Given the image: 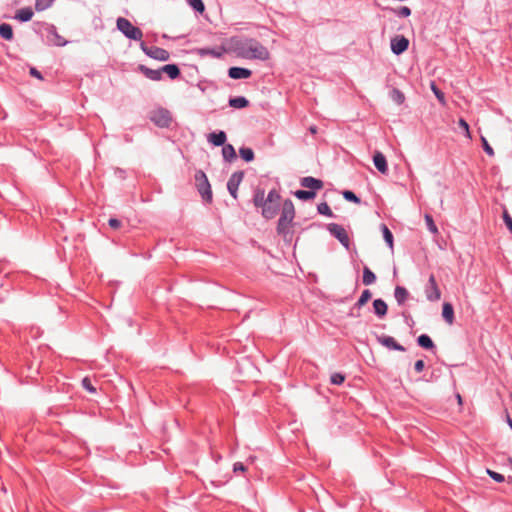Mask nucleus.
Returning a JSON list of instances; mask_svg holds the SVG:
<instances>
[{
    "label": "nucleus",
    "mask_w": 512,
    "mask_h": 512,
    "mask_svg": "<svg viewBox=\"0 0 512 512\" xmlns=\"http://www.w3.org/2000/svg\"><path fill=\"white\" fill-rule=\"evenodd\" d=\"M442 316H443L444 320L449 325L453 324V322H454V310H453V306L450 303L445 302L443 304Z\"/></svg>",
    "instance_id": "17"
},
{
    "label": "nucleus",
    "mask_w": 512,
    "mask_h": 512,
    "mask_svg": "<svg viewBox=\"0 0 512 512\" xmlns=\"http://www.w3.org/2000/svg\"><path fill=\"white\" fill-rule=\"evenodd\" d=\"M481 142H482V146H483L484 151L489 156H491V157L494 156L495 152H494L493 148L490 146V144L488 143L487 139L484 136H481Z\"/></svg>",
    "instance_id": "43"
},
{
    "label": "nucleus",
    "mask_w": 512,
    "mask_h": 512,
    "mask_svg": "<svg viewBox=\"0 0 512 512\" xmlns=\"http://www.w3.org/2000/svg\"><path fill=\"white\" fill-rule=\"evenodd\" d=\"M343 197L347 200V201H351V202H354L356 204H359L360 203V199L355 195V193H353L352 191H349V190H346L343 192Z\"/></svg>",
    "instance_id": "41"
},
{
    "label": "nucleus",
    "mask_w": 512,
    "mask_h": 512,
    "mask_svg": "<svg viewBox=\"0 0 512 512\" xmlns=\"http://www.w3.org/2000/svg\"><path fill=\"white\" fill-rule=\"evenodd\" d=\"M503 219L508 229L512 232V217L508 214L507 211H504Z\"/></svg>",
    "instance_id": "47"
},
{
    "label": "nucleus",
    "mask_w": 512,
    "mask_h": 512,
    "mask_svg": "<svg viewBox=\"0 0 512 512\" xmlns=\"http://www.w3.org/2000/svg\"><path fill=\"white\" fill-rule=\"evenodd\" d=\"M229 105L235 109H242L249 105V101L245 97H235L229 100Z\"/></svg>",
    "instance_id": "24"
},
{
    "label": "nucleus",
    "mask_w": 512,
    "mask_h": 512,
    "mask_svg": "<svg viewBox=\"0 0 512 512\" xmlns=\"http://www.w3.org/2000/svg\"><path fill=\"white\" fill-rule=\"evenodd\" d=\"M294 195L300 200H310L315 197L316 193L309 190H297Z\"/></svg>",
    "instance_id": "30"
},
{
    "label": "nucleus",
    "mask_w": 512,
    "mask_h": 512,
    "mask_svg": "<svg viewBox=\"0 0 512 512\" xmlns=\"http://www.w3.org/2000/svg\"><path fill=\"white\" fill-rule=\"evenodd\" d=\"M383 237L388 246L393 248V235L386 225L382 226Z\"/></svg>",
    "instance_id": "33"
},
{
    "label": "nucleus",
    "mask_w": 512,
    "mask_h": 512,
    "mask_svg": "<svg viewBox=\"0 0 512 512\" xmlns=\"http://www.w3.org/2000/svg\"><path fill=\"white\" fill-rule=\"evenodd\" d=\"M318 212L320 214H322V215H326V216H329V217L332 216V211H331L329 205L326 202L320 203L318 205Z\"/></svg>",
    "instance_id": "39"
},
{
    "label": "nucleus",
    "mask_w": 512,
    "mask_h": 512,
    "mask_svg": "<svg viewBox=\"0 0 512 512\" xmlns=\"http://www.w3.org/2000/svg\"><path fill=\"white\" fill-rule=\"evenodd\" d=\"M429 284H430V287L432 289H434V295H427V298L430 300V301H436V300H439L440 297H441V292L438 288V285L436 283V280H435V277L433 275H431L429 277Z\"/></svg>",
    "instance_id": "23"
},
{
    "label": "nucleus",
    "mask_w": 512,
    "mask_h": 512,
    "mask_svg": "<svg viewBox=\"0 0 512 512\" xmlns=\"http://www.w3.org/2000/svg\"><path fill=\"white\" fill-rule=\"evenodd\" d=\"M108 223H109V226L113 229H118L121 227V222L115 218H111Z\"/></svg>",
    "instance_id": "48"
},
{
    "label": "nucleus",
    "mask_w": 512,
    "mask_h": 512,
    "mask_svg": "<svg viewBox=\"0 0 512 512\" xmlns=\"http://www.w3.org/2000/svg\"><path fill=\"white\" fill-rule=\"evenodd\" d=\"M281 196L276 190H271L263 203L262 216L266 219L274 218L280 207Z\"/></svg>",
    "instance_id": "3"
},
{
    "label": "nucleus",
    "mask_w": 512,
    "mask_h": 512,
    "mask_svg": "<svg viewBox=\"0 0 512 512\" xmlns=\"http://www.w3.org/2000/svg\"><path fill=\"white\" fill-rule=\"evenodd\" d=\"M458 125L464 131V134H465L466 138L470 140L472 138V136H471V133H470V129H469L468 123L464 119L461 118L458 121Z\"/></svg>",
    "instance_id": "38"
},
{
    "label": "nucleus",
    "mask_w": 512,
    "mask_h": 512,
    "mask_svg": "<svg viewBox=\"0 0 512 512\" xmlns=\"http://www.w3.org/2000/svg\"><path fill=\"white\" fill-rule=\"evenodd\" d=\"M456 399H457L458 404L462 405V397L459 393L456 395Z\"/></svg>",
    "instance_id": "53"
},
{
    "label": "nucleus",
    "mask_w": 512,
    "mask_h": 512,
    "mask_svg": "<svg viewBox=\"0 0 512 512\" xmlns=\"http://www.w3.org/2000/svg\"><path fill=\"white\" fill-rule=\"evenodd\" d=\"M395 13H397L401 17H408L411 15V9L407 6H403L399 8L398 10H394Z\"/></svg>",
    "instance_id": "46"
},
{
    "label": "nucleus",
    "mask_w": 512,
    "mask_h": 512,
    "mask_svg": "<svg viewBox=\"0 0 512 512\" xmlns=\"http://www.w3.org/2000/svg\"><path fill=\"white\" fill-rule=\"evenodd\" d=\"M161 72L166 73L171 79H175L180 75V70L175 64H167L161 68Z\"/></svg>",
    "instance_id": "21"
},
{
    "label": "nucleus",
    "mask_w": 512,
    "mask_h": 512,
    "mask_svg": "<svg viewBox=\"0 0 512 512\" xmlns=\"http://www.w3.org/2000/svg\"><path fill=\"white\" fill-rule=\"evenodd\" d=\"M82 386L89 393H92V394L96 393V388L92 385L91 380L88 377H85L82 380Z\"/></svg>",
    "instance_id": "42"
},
{
    "label": "nucleus",
    "mask_w": 512,
    "mask_h": 512,
    "mask_svg": "<svg viewBox=\"0 0 512 512\" xmlns=\"http://www.w3.org/2000/svg\"><path fill=\"white\" fill-rule=\"evenodd\" d=\"M427 295H434V289H432V288H431V291H430V292H428V294H427Z\"/></svg>",
    "instance_id": "55"
},
{
    "label": "nucleus",
    "mask_w": 512,
    "mask_h": 512,
    "mask_svg": "<svg viewBox=\"0 0 512 512\" xmlns=\"http://www.w3.org/2000/svg\"><path fill=\"white\" fill-rule=\"evenodd\" d=\"M33 17V11L31 8H22L16 12L15 18L19 21L26 22L31 20Z\"/></svg>",
    "instance_id": "22"
},
{
    "label": "nucleus",
    "mask_w": 512,
    "mask_h": 512,
    "mask_svg": "<svg viewBox=\"0 0 512 512\" xmlns=\"http://www.w3.org/2000/svg\"><path fill=\"white\" fill-rule=\"evenodd\" d=\"M195 180L197 183L198 191L201 194L202 198L207 202L211 201L212 191L206 174L203 171H198L195 174Z\"/></svg>",
    "instance_id": "5"
},
{
    "label": "nucleus",
    "mask_w": 512,
    "mask_h": 512,
    "mask_svg": "<svg viewBox=\"0 0 512 512\" xmlns=\"http://www.w3.org/2000/svg\"><path fill=\"white\" fill-rule=\"evenodd\" d=\"M225 49L244 59L266 61L270 58L269 50L255 39L232 37L225 41Z\"/></svg>",
    "instance_id": "1"
},
{
    "label": "nucleus",
    "mask_w": 512,
    "mask_h": 512,
    "mask_svg": "<svg viewBox=\"0 0 512 512\" xmlns=\"http://www.w3.org/2000/svg\"><path fill=\"white\" fill-rule=\"evenodd\" d=\"M295 217V208L294 204L290 199L284 201L282 206L281 216L278 220L277 232L284 237L289 232V229L292 225L293 219Z\"/></svg>",
    "instance_id": "2"
},
{
    "label": "nucleus",
    "mask_w": 512,
    "mask_h": 512,
    "mask_svg": "<svg viewBox=\"0 0 512 512\" xmlns=\"http://www.w3.org/2000/svg\"><path fill=\"white\" fill-rule=\"evenodd\" d=\"M430 88L432 90V92L434 93V95L436 96V98L439 100V102L442 104V105H445L446 104V99H445V95L444 93L436 86L435 82L432 81L430 83Z\"/></svg>",
    "instance_id": "29"
},
{
    "label": "nucleus",
    "mask_w": 512,
    "mask_h": 512,
    "mask_svg": "<svg viewBox=\"0 0 512 512\" xmlns=\"http://www.w3.org/2000/svg\"><path fill=\"white\" fill-rule=\"evenodd\" d=\"M417 342H418L419 346H421L424 349H432L434 347L433 341L426 334L420 335L417 339Z\"/></svg>",
    "instance_id": "26"
},
{
    "label": "nucleus",
    "mask_w": 512,
    "mask_h": 512,
    "mask_svg": "<svg viewBox=\"0 0 512 512\" xmlns=\"http://www.w3.org/2000/svg\"><path fill=\"white\" fill-rule=\"evenodd\" d=\"M329 232L335 236L340 243L345 247L349 248L350 240L346 230L339 224L331 223L328 225Z\"/></svg>",
    "instance_id": "8"
},
{
    "label": "nucleus",
    "mask_w": 512,
    "mask_h": 512,
    "mask_svg": "<svg viewBox=\"0 0 512 512\" xmlns=\"http://www.w3.org/2000/svg\"><path fill=\"white\" fill-rule=\"evenodd\" d=\"M209 141L215 146H222L225 144L226 134L223 131H220L219 133H211L209 135Z\"/></svg>",
    "instance_id": "19"
},
{
    "label": "nucleus",
    "mask_w": 512,
    "mask_h": 512,
    "mask_svg": "<svg viewBox=\"0 0 512 512\" xmlns=\"http://www.w3.org/2000/svg\"><path fill=\"white\" fill-rule=\"evenodd\" d=\"M244 173L242 171L235 172L231 175L227 183V188L233 198H237V190L243 179Z\"/></svg>",
    "instance_id": "10"
},
{
    "label": "nucleus",
    "mask_w": 512,
    "mask_h": 512,
    "mask_svg": "<svg viewBox=\"0 0 512 512\" xmlns=\"http://www.w3.org/2000/svg\"><path fill=\"white\" fill-rule=\"evenodd\" d=\"M265 200L266 198H264V191L259 190L254 196V205L263 208V203H265Z\"/></svg>",
    "instance_id": "35"
},
{
    "label": "nucleus",
    "mask_w": 512,
    "mask_h": 512,
    "mask_svg": "<svg viewBox=\"0 0 512 512\" xmlns=\"http://www.w3.org/2000/svg\"><path fill=\"white\" fill-rule=\"evenodd\" d=\"M371 296L372 294L369 290H364L357 301V305L360 307L365 305L370 300Z\"/></svg>",
    "instance_id": "37"
},
{
    "label": "nucleus",
    "mask_w": 512,
    "mask_h": 512,
    "mask_svg": "<svg viewBox=\"0 0 512 512\" xmlns=\"http://www.w3.org/2000/svg\"><path fill=\"white\" fill-rule=\"evenodd\" d=\"M251 74V70L241 67H231L228 70V75L232 79H247Z\"/></svg>",
    "instance_id": "14"
},
{
    "label": "nucleus",
    "mask_w": 512,
    "mask_h": 512,
    "mask_svg": "<svg viewBox=\"0 0 512 512\" xmlns=\"http://www.w3.org/2000/svg\"><path fill=\"white\" fill-rule=\"evenodd\" d=\"M188 4L195 9L196 11L202 13L205 9V6L202 0H187Z\"/></svg>",
    "instance_id": "36"
},
{
    "label": "nucleus",
    "mask_w": 512,
    "mask_h": 512,
    "mask_svg": "<svg viewBox=\"0 0 512 512\" xmlns=\"http://www.w3.org/2000/svg\"><path fill=\"white\" fill-rule=\"evenodd\" d=\"M373 162L377 170L382 173L386 174L388 172V165L385 156L379 152L376 151L373 156Z\"/></svg>",
    "instance_id": "13"
},
{
    "label": "nucleus",
    "mask_w": 512,
    "mask_h": 512,
    "mask_svg": "<svg viewBox=\"0 0 512 512\" xmlns=\"http://www.w3.org/2000/svg\"><path fill=\"white\" fill-rule=\"evenodd\" d=\"M487 474L498 483H501L505 480L502 474L492 471L490 469H487Z\"/></svg>",
    "instance_id": "45"
},
{
    "label": "nucleus",
    "mask_w": 512,
    "mask_h": 512,
    "mask_svg": "<svg viewBox=\"0 0 512 512\" xmlns=\"http://www.w3.org/2000/svg\"><path fill=\"white\" fill-rule=\"evenodd\" d=\"M309 130H310V132H311L312 134H316V133H317V127H316V126H311V127L309 128Z\"/></svg>",
    "instance_id": "52"
},
{
    "label": "nucleus",
    "mask_w": 512,
    "mask_h": 512,
    "mask_svg": "<svg viewBox=\"0 0 512 512\" xmlns=\"http://www.w3.org/2000/svg\"><path fill=\"white\" fill-rule=\"evenodd\" d=\"M509 462L512 464V458L509 459Z\"/></svg>",
    "instance_id": "56"
},
{
    "label": "nucleus",
    "mask_w": 512,
    "mask_h": 512,
    "mask_svg": "<svg viewBox=\"0 0 512 512\" xmlns=\"http://www.w3.org/2000/svg\"><path fill=\"white\" fill-rule=\"evenodd\" d=\"M150 119L158 127L166 128L172 122V115L169 110L158 108L151 112Z\"/></svg>",
    "instance_id": "6"
},
{
    "label": "nucleus",
    "mask_w": 512,
    "mask_h": 512,
    "mask_svg": "<svg viewBox=\"0 0 512 512\" xmlns=\"http://www.w3.org/2000/svg\"><path fill=\"white\" fill-rule=\"evenodd\" d=\"M377 340L380 344H382L383 346H385L388 349L405 351V348L402 345H400L399 343H397V341L391 336L382 335V336H379L377 338Z\"/></svg>",
    "instance_id": "12"
},
{
    "label": "nucleus",
    "mask_w": 512,
    "mask_h": 512,
    "mask_svg": "<svg viewBox=\"0 0 512 512\" xmlns=\"http://www.w3.org/2000/svg\"><path fill=\"white\" fill-rule=\"evenodd\" d=\"M301 185L305 188L314 189V190H320L323 188V182L319 179H316L314 177H304L301 180Z\"/></svg>",
    "instance_id": "15"
},
{
    "label": "nucleus",
    "mask_w": 512,
    "mask_h": 512,
    "mask_svg": "<svg viewBox=\"0 0 512 512\" xmlns=\"http://www.w3.org/2000/svg\"><path fill=\"white\" fill-rule=\"evenodd\" d=\"M424 219H425V222L427 224V227L429 229V231L433 234H438V228L437 226L435 225L434 221H433V218L431 215L429 214H426L424 216Z\"/></svg>",
    "instance_id": "34"
},
{
    "label": "nucleus",
    "mask_w": 512,
    "mask_h": 512,
    "mask_svg": "<svg viewBox=\"0 0 512 512\" xmlns=\"http://www.w3.org/2000/svg\"><path fill=\"white\" fill-rule=\"evenodd\" d=\"M376 281L375 274L368 268L364 267L363 269V284L364 285H371Z\"/></svg>",
    "instance_id": "27"
},
{
    "label": "nucleus",
    "mask_w": 512,
    "mask_h": 512,
    "mask_svg": "<svg viewBox=\"0 0 512 512\" xmlns=\"http://www.w3.org/2000/svg\"><path fill=\"white\" fill-rule=\"evenodd\" d=\"M140 47H141L142 51L150 58H153V59H156L159 61H167L170 58L169 52L163 48H160L157 46L148 47L143 42L141 43Z\"/></svg>",
    "instance_id": "7"
},
{
    "label": "nucleus",
    "mask_w": 512,
    "mask_h": 512,
    "mask_svg": "<svg viewBox=\"0 0 512 512\" xmlns=\"http://www.w3.org/2000/svg\"><path fill=\"white\" fill-rule=\"evenodd\" d=\"M239 153L241 158L246 162H250L254 159V152L251 148H240Z\"/></svg>",
    "instance_id": "32"
},
{
    "label": "nucleus",
    "mask_w": 512,
    "mask_h": 512,
    "mask_svg": "<svg viewBox=\"0 0 512 512\" xmlns=\"http://www.w3.org/2000/svg\"><path fill=\"white\" fill-rule=\"evenodd\" d=\"M331 383L335 385H340L345 381V376L341 373H334L331 375Z\"/></svg>",
    "instance_id": "44"
},
{
    "label": "nucleus",
    "mask_w": 512,
    "mask_h": 512,
    "mask_svg": "<svg viewBox=\"0 0 512 512\" xmlns=\"http://www.w3.org/2000/svg\"><path fill=\"white\" fill-rule=\"evenodd\" d=\"M139 70L147 77L149 78L150 80H153V81H158L161 79V75H162V72H161V69L160 70H153V69H150L144 65H140L139 66Z\"/></svg>",
    "instance_id": "16"
},
{
    "label": "nucleus",
    "mask_w": 512,
    "mask_h": 512,
    "mask_svg": "<svg viewBox=\"0 0 512 512\" xmlns=\"http://www.w3.org/2000/svg\"><path fill=\"white\" fill-rule=\"evenodd\" d=\"M373 308L379 317H384L387 313V304L382 299L374 300Z\"/></svg>",
    "instance_id": "20"
},
{
    "label": "nucleus",
    "mask_w": 512,
    "mask_h": 512,
    "mask_svg": "<svg viewBox=\"0 0 512 512\" xmlns=\"http://www.w3.org/2000/svg\"><path fill=\"white\" fill-rule=\"evenodd\" d=\"M223 158L227 161H232L236 158V152L231 144H226L222 148Z\"/></svg>",
    "instance_id": "25"
},
{
    "label": "nucleus",
    "mask_w": 512,
    "mask_h": 512,
    "mask_svg": "<svg viewBox=\"0 0 512 512\" xmlns=\"http://www.w3.org/2000/svg\"><path fill=\"white\" fill-rule=\"evenodd\" d=\"M119 31H121L127 38L139 41L143 37V32L140 28L134 26L128 19L119 17L116 21Z\"/></svg>",
    "instance_id": "4"
},
{
    "label": "nucleus",
    "mask_w": 512,
    "mask_h": 512,
    "mask_svg": "<svg viewBox=\"0 0 512 512\" xmlns=\"http://www.w3.org/2000/svg\"><path fill=\"white\" fill-rule=\"evenodd\" d=\"M390 46L394 54L400 55L408 49L409 40L403 35H396L391 38Z\"/></svg>",
    "instance_id": "9"
},
{
    "label": "nucleus",
    "mask_w": 512,
    "mask_h": 512,
    "mask_svg": "<svg viewBox=\"0 0 512 512\" xmlns=\"http://www.w3.org/2000/svg\"><path fill=\"white\" fill-rule=\"evenodd\" d=\"M29 72H30V75H31V76L36 77V78H38L39 80H42V79H43V77H42L41 73H40L36 68L31 67Z\"/></svg>",
    "instance_id": "50"
},
{
    "label": "nucleus",
    "mask_w": 512,
    "mask_h": 512,
    "mask_svg": "<svg viewBox=\"0 0 512 512\" xmlns=\"http://www.w3.org/2000/svg\"><path fill=\"white\" fill-rule=\"evenodd\" d=\"M0 35L5 40H11L13 38V30L11 25L3 23L0 25Z\"/></svg>",
    "instance_id": "28"
},
{
    "label": "nucleus",
    "mask_w": 512,
    "mask_h": 512,
    "mask_svg": "<svg viewBox=\"0 0 512 512\" xmlns=\"http://www.w3.org/2000/svg\"><path fill=\"white\" fill-rule=\"evenodd\" d=\"M507 422H508L509 426H510V427H511V429H512V420H511V418H510V416H509V415L507 416Z\"/></svg>",
    "instance_id": "54"
},
{
    "label": "nucleus",
    "mask_w": 512,
    "mask_h": 512,
    "mask_svg": "<svg viewBox=\"0 0 512 512\" xmlns=\"http://www.w3.org/2000/svg\"><path fill=\"white\" fill-rule=\"evenodd\" d=\"M224 53H228V50L225 49V42L218 48H201L197 50V54L202 57L210 56L213 58H221Z\"/></svg>",
    "instance_id": "11"
},
{
    "label": "nucleus",
    "mask_w": 512,
    "mask_h": 512,
    "mask_svg": "<svg viewBox=\"0 0 512 512\" xmlns=\"http://www.w3.org/2000/svg\"><path fill=\"white\" fill-rule=\"evenodd\" d=\"M390 97L398 105H401L405 101L404 94L396 88L391 91Z\"/></svg>",
    "instance_id": "31"
},
{
    "label": "nucleus",
    "mask_w": 512,
    "mask_h": 512,
    "mask_svg": "<svg viewBox=\"0 0 512 512\" xmlns=\"http://www.w3.org/2000/svg\"><path fill=\"white\" fill-rule=\"evenodd\" d=\"M233 470H234L235 472H237V471H242V472H244V471H246V467L243 465V463H241V462H237V463H235V464H234V466H233Z\"/></svg>",
    "instance_id": "51"
},
{
    "label": "nucleus",
    "mask_w": 512,
    "mask_h": 512,
    "mask_svg": "<svg viewBox=\"0 0 512 512\" xmlns=\"http://www.w3.org/2000/svg\"><path fill=\"white\" fill-rule=\"evenodd\" d=\"M409 293L405 287L396 286L394 297L399 305H402L408 298Z\"/></svg>",
    "instance_id": "18"
},
{
    "label": "nucleus",
    "mask_w": 512,
    "mask_h": 512,
    "mask_svg": "<svg viewBox=\"0 0 512 512\" xmlns=\"http://www.w3.org/2000/svg\"><path fill=\"white\" fill-rule=\"evenodd\" d=\"M52 2L53 0H36L35 6L38 11H42L47 9L52 4Z\"/></svg>",
    "instance_id": "40"
},
{
    "label": "nucleus",
    "mask_w": 512,
    "mask_h": 512,
    "mask_svg": "<svg viewBox=\"0 0 512 512\" xmlns=\"http://www.w3.org/2000/svg\"><path fill=\"white\" fill-rule=\"evenodd\" d=\"M414 369L417 373H420L424 369V361L423 360H417L414 364Z\"/></svg>",
    "instance_id": "49"
}]
</instances>
